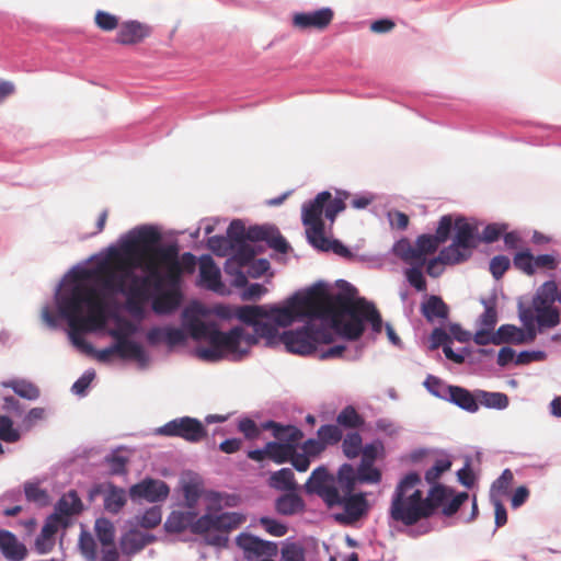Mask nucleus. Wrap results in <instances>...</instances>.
I'll list each match as a JSON object with an SVG mask.
<instances>
[{
  "instance_id": "f257e3e1",
  "label": "nucleus",
  "mask_w": 561,
  "mask_h": 561,
  "mask_svg": "<svg viewBox=\"0 0 561 561\" xmlns=\"http://www.w3.org/2000/svg\"><path fill=\"white\" fill-rule=\"evenodd\" d=\"M160 240L159 232L151 227L138 229L119 248H111L106 256L84 277H94L113 293L126 296L128 309L142 311L151 298L149 287L156 296L151 308L157 314H170L181 305L182 294L179 249L175 244L150 249Z\"/></svg>"
},
{
  "instance_id": "f03ea898",
  "label": "nucleus",
  "mask_w": 561,
  "mask_h": 561,
  "mask_svg": "<svg viewBox=\"0 0 561 561\" xmlns=\"http://www.w3.org/2000/svg\"><path fill=\"white\" fill-rule=\"evenodd\" d=\"M58 307L60 314L68 321L69 335L75 345L93 353L101 363H108L117 355L114 344L95 351L85 344L81 336V333L100 329L106 322V305L94 286L85 283L73 285L70 291L60 298Z\"/></svg>"
},
{
  "instance_id": "7ed1b4c3",
  "label": "nucleus",
  "mask_w": 561,
  "mask_h": 561,
  "mask_svg": "<svg viewBox=\"0 0 561 561\" xmlns=\"http://www.w3.org/2000/svg\"><path fill=\"white\" fill-rule=\"evenodd\" d=\"M346 291L332 295L322 284L312 286L302 295L300 318H329L332 328L348 341L358 340L364 331V319L358 310L356 289L347 283Z\"/></svg>"
},
{
  "instance_id": "20e7f679",
  "label": "nucleus",
  "mask_w": 561,
  "mask_h": 561,
  "mask_svg": "<svg viewBox=\"0 0 561 561\" xmlns=\"http://www.w3.org/2000/svg\"><path fill=\"white\" fill-rule=\"evenodd\" d=\"M421 477L416 472L404 476L397 484L389 508L392 520L413 526L431 517V506L424 503L423 492L417 488Z\"/></svg>"
},
{
  "instance_id": "39448f33",
  "label": "nucleus",
  "mask_w": 561,
  "mask_h": 561,
  "mask_svg": "<svg viewBox=\"0 0 561 561\" xmlns=\"http://www.w3.org/2000/svg\"><path fill=\"white\" fill-rule=\"evenodd\" d=\"M339 503L335 506H343L344 512L336 514L335 520L350 525L358 520L368 510V503L364 493L353 494L356 484V474L352 465L344 463L337 471Z\"/></svg>"
},
{
  "instance_id": "423d86ee",
  "label": "nucleus",
  "mask_w": 561,
  "mask_h": 561,
  "mask_svg": "<svg viewBox=\"0 0 561 561\" xmlns=\"http://www.w3.org/2000/svg\"><path fill=\"white\" fill-rule=\"evenodd\" d=\"M302 295L296 294L287 300V306H240L234 310L233 316L241 322L253 325L260 322V319H272L279 327L290 325L297 318H300V302Z\"/></svg>"
},
{
  "instance_id": "0eeeda50",
  "label": "nucleus",
  "mask_w": 561,
  "mask_h": 561,
  "mask_svg": "<svg viewBox=\"0 0 561 561\" xmlns=\"http://www.w3.org/2000/svg\"><path fill=\"white\" fill-rule=\"evenodd\" d=\"M477 226L470 224L465 217L455 220V237L450 245L442 250V257L447 261L463 262L471 255V250L477 247Z\"/></svg>"
},
{
  "instance_id": "6e6552de",
  "label": "nucleus",
  "mask_w": 561,
  "mask_h": 561,
  "mask_svg": "<svg viewBox=\"0 0 561 561\" xmlns=\"http://www.w3.org/2000/svg\"><path fill=\"white\" fill-rule=\"evenodd\" d=\"M255 344V335H251L242 327H234L228 332L216 329L211 334L210 345L219 347L222 353L236 355L240 359Z\"/></svg>"
},
{
  "instance_id": "1a4fd4ad",
  "label": "nucleus",
  "mask_w": 561,
  "mask_h": 561,
  "mask_svg": "<svg viewBox=\"0 0 561 561\" xmlns=\"http://www.w3.org/2000/svg\"><path fill=\"white\" fill-rule=\"evenodd\" d=\"M330 192L319 193L313 201L304 204L302 206V224L306 227V233L309 242L318 238L320 242H323L322 234L324 233V222L322 220V214L324 213V206L330 201Z\"/></svg>"
},
{
  "instance_id": "9d476101",
  "label": "nucleus",
  "mask_w": 561,
  "mask_h": 561,
  "mask_svg": "<svg viewBox=\"0 0 561 561\" xmlns=\"http://www.w3.org/2000/svg\"><path fill=\"white\" fill-rule=\"evenodd\" d=\"M306 492L319 495L328 507H333L339 503L337 476L330 474L325 467L316 468L305 484Z\"/></svg>"
},
{
  "instance_id": "9b49d317",
  "label": "nucleus",
  "mask_w": 561,
  "mask_h": 561,
  "mask_svg": "<svg viewBox=\"0 0 561 561\" xmlns=\"http://www.w3.org/2000/svg\"><path fill=\"white\" fill-rule=\"evenodd\" d=\"M159 433L164 436L180 437L190 443H198L207 436L203 423L190 416L178 417L165 423L159 428Z\"/></svg>"
},
{
  "instance_id": "f8f14e48",
  "label": "nucleus",
  "mask_w": 561,
  "mask_h": 561,
  "mask_svg": "<svg viewBox=\"0 0 561 561\" xmlns=\"http://www.w3.org/2000/svg\"><path fill=\"white\" fill-rule=\"evenodd\" d=\"M244 522V517L236 512H226L219 515L205 514L196 519L191 530L194 534H204L210 530L228 533Z\"/></svg>"
},
{
  "instance_id": "ddd939ff",
  "label": "nucleus",
  "mask_w": 561,
  "mask_h": 561,
  "mask_svg": "<svg viewBox=\"0 0 561 561\" xmlns=\"http://www.w3.org/2000/svg\"><path fill=\"white\" fill-rule=\"evenodd\" d=\"M169 493L170 488L164 481L152 478H146L129 489L131 500H146L150 503L164 501Z\"/></svg>"
},
{
  "instance_id": "4468645a",
  "label": "nucleus",
  "mask_w": 561,
  "mask_h": 561,
  "mask_svg": "<svg viewBox=\"0 0 561 561\" xmlns=\"http://www.w3.org/2000/svg\"><path fill=\"white\" fill-rule=\"evenodd\" d=\"M533 307L536 313V322L539 331L552 329L560 324V310L553 302L546 301L541 289L538 288L533 299Z\"/></svg>"
},
{
  "instance_id": "2eb2a0df",
  "label": "nucleus",
  "mask_w": 561,
  "mask_h": 561,
  "mask_svg": "<svg viewBox=\"0 0 561 561\" xmlns=\"http://www.w3.org/2000/svg\"><path fill=\"white\" fill-rule=\"evenodd\" d=\"M279 342L285 345L288 352L294 354L309 355L314 352L310 325L296 331L283 332L279 336Z\"/></svg>"
},
{
  "instance_id": "dca6fc26",
  "label": "nucleus",
  "mask_w": 561,
  "mask_h": 561,
  "mask_svg": "<svg viewBox=\"0 0 561 561\" xmlns=\"http://www.w3.org/2000/svg\"><path fill=\"white\" fill-rule=\"evenodd\" d=\"M61 526H68V520L60 517L59 514H51L47 517L42 531L35 541V547L38 552L46 553L53 549L55 545V535Z\"/></svg>"
},
{
  "instance_id": "f3484780",
  "label": "nucleus",
  "mask_w": 561,
  "mask_h": 561,
  "mask_svg": "<svg viewBox=\"0 0 561 561\" xmlns=\"http://www.w3.org/2000/svg\"><path fill=\"white\" fill-rule=\"evenodd\" d=\"M332 19L333 11L330 8H323L313 12L295 14L293 24L300 30H324L332 22Z\"/></svg>"
},
{
  "instance_id": "a211bd4d",
  "label": "nucleus",
  "mask_w": 561,
  "mask_h": 561,
  "mask_svg": "<svg viewBox=\"0 0 561 561\" xmlns=\"http://www.w3.org/2000/svg\"><path fill=\"white\" fill-rule=\"evenodd\" d=\"M237 545L249 554L256 557H274L277 554V545L272 541L262 540L249 534H241L237 537Z\"/></svg>"
},
{
  "instance_id": "6ab92c4d",
  "label": "nucleus",
  "mask_w": 561,
  "mask_h": 561,
  "mask_svg": "<svg viewBox=\"0 0 561 561\" xmlns=\"http://www.w3.org/2000/svg\"><path fill=\"white\" fill-rule=\"evenodd\" d=\"M199 284L214 291L222 287L220 270L210 255H202L199 259Z\"/></svg>"
},
{
  "instance_id": "aec40b11",
  "label": "nucleus",
  "mask_w": 561,
  "mask_h": 561,
  "mask_svg": "<svg viewBox=\"0 0 561 561\" xmlns=\"http://www.w3.org/2000/svg\"><path fill=\"white\" fill-rule=\"evenodd\" d=\"M149 33V27L138 21L124 22L118 27L116 42L122 45H135L146 38Z\"/></svg>"
},
{
  "instance_id": "412c9836",
  "label": "nucleus",
  "mask_w": 561,
  "mask_h": 561,
  "mask_svg": "<svg viewBox=\"0 0 561 561\" xmlns=\"http://www.w3.org/2000/svg\"><path fill=\"white\" fill-rule=\"evenodd\" d=\"M103 492V485H98L92 491V494ZM127 502L126 492L124 489L116 486L113 483H107L104 490V508L112 514H117L122 511Z\"/></svg>"
},
{
  "instance_id": "4be33fe9",
  "label": "nucleus",
  "mask_w": 561,
  "mask_h": 561,
  "mask_svg": "<svg viewBox=\"0 0 561 561\" xmlns=\"http://www.w3.org/2000/svg\"><path fill=\"white\" fill-rule=\"evenodd\" d=\"M0 550L11 561H21L26 557V547L8 530H0Z\"/></svg>"
},
{
  "instance_id": "5701e85b",
  "label": "nucleus",
  "mask_w": 561,
  "mask_h": 561,
  "mask_svg": "<svg viewBox=\"0 0 561 561\" xmlns=\"http://www.w3.org/2000/svg\"><path fill=\"white\" fill-rule=\"evenodd\" d=\"M445 390L448 400L462 410L470 413H474L479 410L477 393L472 394L469 390L459 386H447Z\"/></svg>"
},
{
  "instance_id": "b1692460",
  "label": "nucleus",
  "mask_w": 561,
  "mask_h": 561,
  "mask_svg": "<svg viewBox=\"0 0 561 561\" xmlns=\"http://www.w3.org/2000/svg\"><path fill=\"white\" fill-rule=\"evenodd\" d=\"M113 336L116 339L114 345L117 356L123 359L140 360L144 358L145 352L140 344L128 340L124 334L116 331L113 332Z\"/></svg>"
},
{
  "instance_id": "393cba45",
  "label": "nucleus",
  "mask_w": 561,
  "mask_h": 561,
  "mask_svg": "<svg viewBox=\"0 0 561 561\" xmlns=\"http://www.w3.org/2000/svg\"><path fill=\"white\" fill-rule=\"evenodd\" d=\"M263 428L271 430L273 436L285 443L294 444L297 447V443L304 437V433L294 425H282L274 421H267L263 424Z\"/></svg>"
},
{
  "instance_id": "a878e982",
  "label": "nucleus",
  "mask_w": 561,
  "mask_h": 561,
  "mask_svg": "<svg viewBox=\"0 0 561 561\" xmlns=\"http://www.w3.org/2000/svg\"><path fill=\"white\" fill-rule=\"evenodd\" d=\"M150 541V536L137 530H129L121 537L119 548L123 554L130 557L141 551Z\"/></svg>"
},
{
  "instance_id": "bb28decb",
  "label": "nucleus",
  "mask_w": 561,
  "mask_h": 561,
  "mask_svg": "<svg viewBox=\"0 0 561 561\" xmlns=\"http://www.w3.org/2000/svg\"><path fill=\"white\" fill-rule=\"evenodd\" d=\"M82 511V502L76 491L71 490L64 494L55 506L53 514H59L60 517L69 522V517L79 514Z\"/></svg>"
},
{
  "instance_id": "cd10ccee",
  "label": "nucleus",
  "mask_w": 561,
  "mask_h": 561,
  "mask_svg": "<svg viewBox=\"0 0 561 561\" xmlns=\"http://www.w3.org/2000/svg\"><path fill=\"white\" fill-rule=\"evenodd\" d=\"M275 508L277 513L289 516L305 510V502L300 495L294 491H289L286 494L280 495L275 502Z\"/></svg>"
},
{
  "instance_id": "c85d7f7f",
  "label": "nucleus",
  "mask_w": 561,
  "mask_h": 561,
  "mask_svg": "<svg viewBox=\"0 0 561 561\" xmlns=\"http://www.w3.org/2000/svg\"><path fill=\"white\" fill-rule=\"evenodd\" d=\"M94 531L102 545V552L113 548L117 550L115 547V527L110 519L104 517L98 518L94 524Z\"/></svg>"
},
{
  "instance_id": "c756f323",
  "label": "nucleus",
  "mask_w": 561,
  "mask_h": 561,
  "mask_svg": "<svg viewBox=\"0 0 561 561\" xmlns=\"http://www.w3.org/2000/svg\"><path fill=\"white\" fill-rule=\"evenodd\" d=\"M422 314L428 320L446 319L448 317V306L438 296H430V298L422 304Z\"/></svg>"
},
{
  "instance_id": "7c9ffc66",
  "label": "nucleus",
  "mask_w": 561,
  "mask_h": 561,
  "mask_svg": "<svg viewBox=\"0 0 561 561\" xmlns=\"http://www.w3.org/2000/svg\"><path fill=\"white\" fill-rule=\"evenodd\" d=\"M523 329L513 324H503L496 330V341L494 345L501 344H525Z\"/></svg>"
},
{
  "instance_id": "2f4dec72",
  "label": "nucleus",
  "mask_w": 561,
  "mask_h": 561,
  "mask_svg": "<svg viewBox=\"0 0 561 561\" xmlns=\"http://www.w3.org/2000/svg\"><path fill=\"white\" fill-rule=\"evenodd\" d=\"M268 484L271 488L282 491H295L297 488L294 472L289 468H283L273 472Z\"/></svg>"
},
{
  "instance_id": "473e14b6",
  "label": "nucleus",
  "mask_w": 561,
  "mask_h": 561,
  "mask_svg": "<svg viewBox=\"0 0 561 561\" xmlns=\"http://www.w3.org/2000/svg\"><path fill=\"white\" fill-rule=\"evenodd\" d=\"M4 387L11 388L19 397L31 401L38 399L41 396L39 388L25 379L10 380L4 383Z\"/></svg>"
},
{
  "instance_id": "72a5a7b5",
  "label": "nucleus",
  "mask_w": 561,
  "mask_h": 561,
  "mask_svg": "<svg viewBox=\"0 0 561 561\" xmlns=\"http://www.w3.org/2000/svg\"><path fill=\"white\" fill-rule=\"evenodd\" d=\"M358 310L362 311V318L368 321L375 333H380L382 330V319L375 305L368 302L365 298H357Z\"/></svg>"
},
{
  "instance_id": "f704fd0d",
  "label": "nucleus",
  "mask_w": 561,
  "mask_h": 561,
  "mask_svg": "<svg viewBox=\"0 0 561 561\" xmlns=\"http://www.w3.org/2000/svg\"><path fill=\"white\" fill-rule=\"evenodd\" d=\"M268 459L275 463L288 462L295 453L294 444H285L282 442H268L267 443Z\"/></svg>"
},
{
  "instance_id": "c9c22d12",
  "label": "nucleus",
  "mask_w": 561,
  "mask_h": 561,
  "mask_svg": "<svg viewBox=\"0 0 561 561\" xmlns=\"http://www.w3.org/2000/svg\"><path fill=\"white\" fill-rule=\"evenodd\" d=\"M364 423V417L353 405L345 407L336 416V425H339L340 428L357 430L362 427Z\"/></svg>"
},
{
  "instance_id": "e433bc0d",
  "label": "nucleus",
  "mask_w": 561,
  "mask_h": 561,
  "mask_svg": "<svg viewBox=\"0 0 561 561\" xmlns=\"http://www.w3.org/2000/svg\"><path fill=\"white\" fill-rule=\"evenodd\" d=\"M478 404L486 408L503 410L508 405V397L502 392H488L479 390L477 392Z\"/></svg>"
},
{
  "instance_id": "4c0bfd02",
  "label": "nucleus",
  "mask_w": 561,
  "mask_h": 561,
  "mask_svg": "<svg viewBox=\"0 0 561 561\" xmlns=\"http://www.w3.org/2000/svg\"><path fill=\"white\" fill-rule=\"evenodd\" d=\"M453 494V490L446 488L443 484L434 483L431 488L424 503L431 506V516L435 513L436 508L444 504L447 497Z\"/></svg>"
},
{
  "instance_id": "58836bf2",
  "label": "nucleus",
  "mask_w": 561,
  "mask_h": 561,
  "mask_svg": "<svg viewBox=\"0 0 561 561\" xmlns=\"http://www.w3.org/2000/svg\"><path fill=\"white\" fill-rule=\"evenodd\" d=\"M233 251L231 260L236 262L240 267H244L252 262L256 251L247 241L230 245Z\"/></svg>"
},
{
  "instance_id": "ea45409f",
  "label": "nucleus",
  "mask_w": 561,
  "mask_h": 561,
  "mask_svg": "<svg viewBox=\"0 0 561 561\" xmlns=\"http://www.w3.org/2000/svg\"><path fill=\"white\" fill-rule=\"evenodd\" d=\"M277 323H268V322H259L254 327V333H251V335L256 336V344L259 343L260 339L266 340L267 345H272L279 341L280 334H278Z\"/></svg>"
},
{
  "instance_id": "a19ab883",
  "label": "nucleus",
  "mask_w": 561,
  "mask_h": 561,
  "mask_svg": "<svg viewBox=\"0 0 561 561\" xmlns=\"http://www.w3.org/2000/svg\"><path fill=\"white\" fill-rule=\"evenodd\" d=\"M363 448V439L359 433L350 432L342 442V449L345 457L354 459L360 455Z\"/></svg>"
},
{
  "instance_id": "79ce46f5",
  "label": "nucleus",
  "mask_w": 561,
  "mask_h": 561,
  "mask_svg": "<svg viewBox=\"0 0 561 561\" xmlns=\"http://www.w3.org/2000/svg\"><path fill=\"white\" fill-rule=\"evenodd\" d=\"M317 436L328 447L340 443L343 438V432L336 424H325L318 428Z\"/></svg>"
},
{
  "instance_id": "37998d69",
  "label": "nucleus",
  "mask_w": 561,
  "mask_h": 561,
  "mask_svg": "<svg viewBox=\"0 0 561 561\" xmlns=\"http://www.w3.org/2000/svg\"><path fill=\"white\" fill-rule=\"evenodd\" d=\"M323 242H320L318 238H314L310 243L321 251H333L335 254L343 257L351 256V251L339 240H330L324 233L322 234Z\"/></svg>"
},
{
  "instance_id": "c03bdc74",
  "label": "nucleus",
  "mask_w": 561,
  "mask_h": 561,
  "mask_svg": "<svg viewBox=\"0 0 561 561\" xmlns=\"http://www.w3.org/2000/svg\"><path fill=\"white\" fill-rule=\"evenodd\" d=\"M104 461L108 467L110 474L112 476H121L127 472L126 466L129 459L119 451H114L106 456Z\"/></svg>"
},
{
  "instance_id": "a18cd8bd",
  "label": "nucleus",
  "mask_w": 561,
  "mask_h": 561,
  "mask_svg": "<svg viewBox=\"0 0 561 561\" xmlns=\"http://www.w3.org/2000/svg\"><path fill=\"white\" fill-rule=\"evenodd\" d=\"M79 548L88 561H95L98 557L96 542L92 534L82 530L79 537Z\"/></svg>"
},
{
  "instance_id": "49530a36",
  "label": "nucleus",
  "mask_w": 561,
  "mask_h": 561,
  "mask_svg": "<svg viewBox=\"0 0 561 561\" xmlns=\"http://www.w3.org/2000/svg\"><path fill=\"white\" fill-rule=\"evenodd\" d=\"M514 480L513 472L510 469H505L502 474L493 482L490 491V499L494 496H501L507 493V490L512 485Z\"/></svg>"
},
{
  "instance_id": "de8ad7c7",
  "label": "nucleus",
  "mask_w": 561,
  "mask_h": 561,
  "mask_svg": "<svg viewBox=\"0 0 561 561\" xmlns=\"http://www.w3.org/2000/svg\"><path fill=\"white\" fill-rule=\"evenodd\" d=\"M24 492L27 501L36 503L39 506H46L49 503L47 491L41 489L37 483H25Z\"/></svg>"
},
{
  "instance_id": "09e8293b",
  "label": "nucleus",
  "mask_w": 561,
  "mask_h": 561,
  "mask_svg": "<svg viewBox=\"0 0 561 561\" xmlns=\"http://www.w3.org/2000/svg\"><path fill=\"white\" fill-rule=\"evenodd\" d=\"M356 474V481L362 483H378L381 480V472L374 465H359Z\"/></svg>"
},
{
  "instance_id": "8fccbe9b",
  "label": "nucleus",
  "mask_w": 561,
  "mask_h": 561,
  "mask_svg": "<svg viewBox=\"0 0 561 561\" xmlns=\"http://www.w3.org/2000/svg\"><path fill=\"white\" fill-rule=\"evenodd\" d=\"M21 435L13 427V422L8 416L0 415V439L7 443H16Z\"/></svg>"
},
{
  "instance_id": "3c124183",
  "label": "nucleus",
  "mask_w": 561,
  "mask_h": 561,
  "mask_svg": "<svg viewBox=\"0 0 561 561\" xmlns=\"http://www.w3.org/2000/svg\"><path fill=\"white\" fill-rule=\"evenodd\" d=\"M451 467V461L446 459V458H442V459H437L435 461V463L433 465L432 468H430L426 472H425V480L427 483L430 484H434L437 482V480L440 478V476L448 471Z\"/></svg>"
},
{
  "instance_id": "603ef678",
  "label": "nucleus",
  "mask_w": 561,
  "mask_h": 561,
  "mask_svg": "<svg viewBox=\"0 0 561 561\" xmlns=\"http://www.w3.org/2000/svg\"><path fill=\"white\" fill-rule=\"evenodd\" d=\"M247 230L241 220H232L228 227V240L230 245L247 241Z\"/></svg>"
},
{
  "instance_id": "864d4df0",
  "label": "nucleus",
  "mask_w": 561,
  "mask_h": 561,
  "mask_svg": "<svg viewBox=\"0 0 561 561\" xmlns=\"http://www.w3.org/2000/svg\"><path fill=\"white\" fill-rule=\"evenodd\" d=\"M217 328L209 325L203 321L195 320L190 324L191 335L194 339H206L211 344V334Z\"/></svg>"
},
{
  "instance_id": "5fc2aeb1",
  "label": "nucleus",
  "mask_w": 561,
  "mask_h": 561,
  "mask_svg": "<svg viewBox=\"0 0 561 561\" xmlns=\"http://www.w3.org/2000/svg\"><path fill=\"white\" fill-rule=\"evenodd\" d=\"M94 21L98 27L105 32L119 27L118 18L105 11H98Z\"/></svg>"
},
{
  "instance_id": "6e6d98bb",
  "label": "nucleus",
  "mask_w": 561,
  "mask_h": 561,
  "mask_svg": "<svg viewBox=\"0 0 561 561\" xmlns=\"http://www.w3.org/2000/svg\"><path fill=\"white\" fill-rule=\"evenodd\" d=\"M415 243L419 247V251H421L425 257L426 255L434 254L442 244L433 234H421L417 237Z\"/></svg>"
},
{
  "instance_id": "4d7b16f0",
  "label": "nucleus",
  "mask_w": 561,
  "mask_h": 561,
  "mask_svg": "<svg viewBox=\"0 0 561 561\" xmlns=\"http://www.w3.org/2000/svg\"><path fill=\"white\" fill-rule=\"evenodd\" d=\"M514 265L517 270L523 271L527 275H534L535 273L534 256L529 251L517 253L514 256Z\"/></svg>"
},
{
  "instance_id": "13d9d810",
  "label": "nucleus",
  "mask_w": 561,
  "mask_h": 561,
  "mask_svg": "<svg viewBox=\"0 0 561 561\" xmlns=\"http://www.w3.org/2000/svg\"><path fill=\"white\" fill-rule=\"evenodd\" d=\"M423 266H412L405 271V276L411 286L419 291L426 290V280L422 273Z\"/></svg>"
},
{
  "instance_id": "bf43d9fd",
  "label": "nucleus",
  "mask_w": 561,
  "mask_h": 561,
  "mask_svg": "<svg viewBox=\"0 0 561 561\" xmlns=\"http://www.w3.org/2000/svg\"><path fill=\"white\" fill-rule=\"evenodd\" d=\"M510 266L511 261L505 255H496L490 261V272L495 279L502 278Z\"/></svg>"
},
{
  "instance_id": "052dcab7",
  "label": "nucleus",
  "mask_w": 561,
  "mask_h": 561,
  "mask_svg": "<svg viewBox=\"0 0 561 561\" xmlns=\"http://www.w3.org/2000/svg\"><path fill=\"white\" fill-rule=\"evenodd\" d=\"M282 561H304L305 550L298 543H287L282 548Z\"/></svg>"
},
{
  "instance_id": "680f3d73",
  "label": "nucleus",
  "mask_w": 561,
  "mask_h": 561,
  "mask_svg": "<svg viewBox=\"0 0 561 561\" xmlns=\"http://www.w3.org/2000/svg\"><path fill=\"white\" fill-rule=\"evenodd\" d=\"M539 288L546 301L561 305V287L554 280H547Z\"/></svg>"
},
{
  "instance_id": "e2e57ef3",
  "label": "nucleus",
  "mask_w": 561,
  "mask_h": 561,
  "mask_svg": "<svg viewBox=\"0 0 561 561\" xmlns=\"http://www.w3.org/2000/svg\"><path fill=\"white\" fill-rule=\"evenodd\" d=\"M260 525L272 536L282 537L287 533V526L271 517H261Z\"/></svg>"
},
{
  "instance_id": "0e129e2a",
  "label": "nucleus",
  "mask_w": 561,
  "mask_h": 561,
  "mask_svg": "<svg viewBox=\"0 0 561 561\" xmlns=\"http://www.w3.org/2000/svg\"><path fill=\"white\" fill-rule=\"evenodd\" d=\"M453 217L450 215H445L439 219L438 226L436 228L435 234H433L440 243H445L453 228Z\"/></svg>"
},
{
  "instance_id": "69168bd1",
  "label": "nucleus",
  "mask_w": 561,
  "mask_h": 561,
  "mask_svg": "<svg viewBox=\"0 0 561 561\" xmlns=\"http://www.w3.org/2000/svg\"><path fill=\"white\" fill-rule=\"evenodd\" d=\"M162 519L161 511L158 507L147 510L139 522L140 526L147 529L157 527Z\"/></svg>"
},
{
  "instance_id": "338daca9",
  "label": "nucleus",
  "mask_w": 561,
  "mask_h": 561,
  "mask_svg": "<svg viewBox=\"0 0 561 561\" xmlns=\"http://www.w3.org/2000/svg\"><path fill=\"white\" fill-rule=\"evenodd\" d=\"M270 248L274 249L279 253H287L289 245L286 239L279 233V231L272 227L270 237L266 240Z\"/></svg>"
},
{
  "instance_id": "774afa93",
  "label": "nucleus",
  "mask_w": 561,
  "mask_h": 561,
  "mask_svg": "<svg viewBox=\"0 0 561 561\" xmlns=\"http://www.w3.org/2000/svg\"><path fill=\"white\" fill-rule=\"evenodd\" d=\"M547 358V354L543 351H523L520 352L516 358V365H527L533 362H541Z\"/></svg>"
}]
</instances>
